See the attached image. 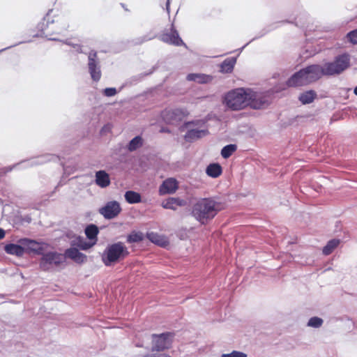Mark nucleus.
Segmentation results:
<instances>
[{
    "mask_svg": "<svg viewBox=\"0 0 357 357\" xmlns=\"http://www.w3.org/2000/svg\"><path fill=\"white\" fill-rule=\"evenodd\" d=\"M18 243L23 245L24 253L41 255L44 252L45 246L47 245L43 242H38L27 238H20Z\"/></svg>",
    "mask_w": 357,
    "mask_h": 357,
    "instance_id": "obj_9",
    "label": "nucleus"
},
{
    "mask_svg": "<svg viewBox=\"0 0 357 357\" xmlns=\"http://www.w3.org/2000/svg\"><path fill=\"white\" fill-rule=\"evenodd\" d=\"M169 1H167V10H169Z\"/></svg>",
    "mask_w": 357,
    "mask_h": 357,
    "instance_id": "obj_40",
    "label": "nucleus"
},
{
    "mask_svg": "<svg viewBox=\"0 0 357 357\" xmlns=\"http://www.w3.org/2000/svg\"><path fill=\"white\" fill-rule=\"evenodd\" d=\"M226 208V204L214 198H201L192 208V215L202 225H206L221 211Z\"/></svg>",
    "mask_w": 357,
    "mask_h": 357,
    "instance_id": "obj_2",
    "label": "nucleus"
},
{
    "mask_svg": "<svg viewBox=\"0 0 357 357\" xmlns=\"http://www.w3.org/2000/svg\"><path fill=\"white\" fill-rule=\"evenodd\" d=\"M236 150L237 146L236 144L227 145L221 150V155L223 158H229Z\"/></svg>",
    "mask_w": 357,
    "mask_h": 357,
    "instance_id": "obj_29",
    "label": "nucleus"
},
{
    "mask_svg": "<svg viewBox=\"0 0 357 357\" xmlns=\"http://www.w3.org/2000/svg\"><path fill=\"white\" fill-rule=\"evenodd\" d=\"M323 320L321 318L314 317L309 320L307 325L311 327L318 328L321 326Z\"/></svg>",
    "mask_w": 357,
    "mask_h": 357,
    "instance_id": "obj_32",
    "label": "nucleus"
},
{
    "mask_svg": "<svg viewBox=\"0 0 357 357\" xmlns=\"http://www.w3.org/2000/svg\"><path fill=\"white\" fill-rule=\"evenodd\" d=\"M130 254L128 248L121 241L109 244L102 254L101 260L106 266H113L123 260Z\"/></svg>",
    "mask_w": 357,
    "mask_h": 357,
    "instance_id": "obj_5",
    "label": "nucleus"
},
{
    "mask_svg": "<svg viewBox=\"0 0 357 357\" xmlns=\"http://www.w3.org/2000/svg\"><path fill=\"white\" fill-rule=\"evenodd\" d=\"M354 93L357 96V86L354 89Z\"/></svg>",
    "mask_w": 357,
    "mask_h": 357,
    "instance_id": "obj_39",
    "label": "nucleus"
},
{
    "mask_svg": "<svg viewBox=\"0 0 357 357\" xmlns=\"http://www.w3.org/2000/svg\"><path fill=\"white\" fill-rule=\"evenodd\" d=\"M340 243V240L333 239L328 242L327 245L323 248V253L325 255H330L333 250L337 247Z\"/></svg>",
    "mask_w": 357,
    "mask_h": 357,
    "instance_id": "obj_30",
    "label": "nucleus"
},
{
    "mask_svg": "<svg viewBox=\"0 0 357 357\" xmlns=\"http://www.w3.org/2000/svg\"><path fill=\"white\" fill-rule=\"evenodd\" d=\"M40 260V268L45 271H49L52 265L59 266L64 261V257L62 254L56 252H49L43 253Z\"/></svg>",
    "mask_w": 357,
    "mask_h": 357,
    "instance_id": "obj_8",
    "label": "nucleus"
},
{
    "mask_svg": "<svg viewBox=\"0 0 357 357\" xmlns=\"http://www.w3.org/2000/svg\"><path fill=\"white\" fill-rule=\"evenodd\" d=\"M189 114L188 111L183 108L165 109L162 112V117L167 123L173 124L181 121Z\"/></svg>",
    "mask_w": 357,
    "mask_h": 357,
    "instance_id": "obj_10",
    "label": "nucleus"
},
{
    "mask_svg": "<svg viewBox=\"0 0 357 357\" xmlns=\"http://www.w3.org/2000/svg\"><path fill=\"white\" fill-rule=\"evenodd\" d=\"M88 68L91 79L98 82L101 78V70L99 65L98 54L96 51H91L88 56Z\"/></svg>",
    "mask_w": 357,
    "mask_h": 357,
    "instance_id": "obj_11",
    "label": "nucleus"
},
{
    "mask_svg": "<svg viewBox=\"0 0 357 357\" xmlns=\"http://www.w3.org/2000/svg\"><path fill=\"white\" fill-rule=\"evenodd\" d=\"M125 199L129 204H137L141 202V195L134 191H127L125 194Z\"/></svg>",
    "mask_w": 357,
    "mask_h": 357,
    "instance_id": "obj_28",
    "label": "nucleus"
},
{
    "mask_svg": "<svg viewBox=\"0 0 357 357\" xmlns=\"http://www.w3.org/2000/svg\"><path fill=\"white\" fill-rule=\"evenodd\" d=\"M236 59L234 57L227 58L220 64V72L230 73L233 71Z\"/></svg>",
    "mask_w": 357,
    "mask_h": 357,
    "instance_id": "obj_24",
    "label": "nucleus"
},
{
    "mask_svg": "<svg viewBox=\"0 0 357 357\" xmlns=\"http://www.w3.org/2000/svg\"><path fill=\"white\" fill-rule=\"evenodd\" d=\"M186 204V201L183 199L169 197L162 201L161 206L166 209L176 210L178 206H184Z\"/></svg>",
    "mask_w": 357,
    "mask_h": 357,
    "instance_id": "obj_16",
    "label": "nucleus"
},
{
    "mask_svg": "<svg viewBox=\"0 0 357 357\" xmlns=\"http://www.w3.org/2000/svg\"><path fill=\"white\" fill-rule=\"evenodd\" d=\"M4 250L6 253L12 255H15L17 257H22L24 255V249L23 245L22 244H14L9 243L5 245Z\"/></svg>",
    "mask_w": 357,
    "mask_h": 357,
    "instance_id": "obj_20",
    "label": "nucleus"
},
{
    "mask_svg": "<svg viewBox=\"0 0 357 357\" xmlns=\"http://www.w3.org/2000/svg\"><path fill=\"white\" fill-rule=\"evenodd\" d=\"M316 97V92L313 90H310L301 93L298 99L303 104L305 105L312 102Z\"/></svg>",
    "mask_w": 357,
    "mask_h": 357,
    "instance_id": "obj_26",
    "label": "nucleus"
},
{
    "mask_svg": "<svg viewBox=\"0 0 357 357\" xmlns=\"http://www.w3.org/2000/svg\"><path fill=\"white\" fill-rule=\"evenodd\" d=\"M84 231L87 238L89 240V242L95 243L96 245L98 241V235L99 233L98 227L96 225L91 224L85 228Z\"/></svg>",
    "mask_w": 357,
    "mask_h": 357,
    "instance_id": "obj_22",
    "label": "nucleus"
},
{
    "mask_svg": "<svg viewBox=\"0 0 357 357\" xmlns=\"http://www.w3.org/2000/svg\"><path fill=\"white\" fill-rule=\"evenodd\" d=\"M96 183L101 188L109 186L110 184L109 174L103 170L97 172L96 173Z\"/></svg>",
    "mask_w": 357,
    "mask_h": 357,
    "instance_id": "obj_21",
    "label": "nucleus"
},
{
    "mask_svg": "<svg viewBox=\"0 0 357 357\" xmlns=\"http://www.w3.org/2000/svg\"><path fill=\"white\" fill-rule=\"evenodd\" d=\"M160 357H172V356H169V354H162Z\"/></svg>",
    "mask_w": 357,
    "mask_h": 357,
    "instance_id": "obj_38",
    "label": "nucleus"
},
{
    "mask_svg": "<svg viewBox=\"0 0 357 357\" xmlns=\"http://www.w3.org/2000/svg\"><path fill=\"white\" fill-rule=\"evenodd\" d=\"M187 80L196 82L199 84H206L213 80V77L209 75L201 73H190L187 75Z\"/></svg>",
    "mask_w": 357,
    "mask_h": 357,
    "instance_id": "obj_17",
    "label": "nucleus"
},
{
    "mask_svg": "<svg viewBox=\"0 0 357 357\" xmlns=\"http://www.w3.org/2000/svg\"><path fill=\"white\" fill-rule=\"evenodd\" d=\"M121 211L120 204L116 202H109L102 207L99 212L107 219H112L116 217Z\"/></svg>",
    "mask_w": 357,
    "mask_h": 357,
    "instance_id": "obj_13",
    "label": "nucleus"
},
{
    "mask_svg": "<svg viewBox=\"0 0 357 357\" xmlns=\"http://www.w3.org/2000/svg\"><path fill=\"white\" fill-rule=\"evenodd\" d=\"M160 39L167 44L173 45L175 46L185 45L183 40L180 38L178 31L172 25L169 31H164L160 36Z\"/></svg>",
    "mask_w": 357,
    "mask_h": 357,
    "instance_id": "obj_12",
    "label": "nucleus"
},
{
    "mask_svg": "<svg viewBox=\"0 0 357 357\" xmlns=\"http://www.w3.org/2000/svg\"><path fill=\"white\" fill-rule=\"evenodd\" d=\"M208 133L207 129H192L189 130L185 135V139L188 142H191L195 139H198L202 138V137L206 135Z\"/></svg>",
    "mask_w": 357,
    "mask_h": 357,
    "instance_id": "obj_18",
    "label": "nucleus"
},
{
    "mask_svg": "<svg viewBox=\"0 0 357 357\" xmlns=\"http://www.w3.org/2000/svg\"><path fill=\"white\" fill-rule=\"evenodd\" d=\"M351 57L349 54H342L336 56L333 61L328 62L322 66L324 75H340L350 66Z\"/></svg>",
    "mask_w": 357,
    "mask_h": 357,
    "instance_id": "obj_6",
    "label": "nucleus"
},
{
    "mask_svg": "<svg viewBox=\"0 0 357 357\" xmlns=\"http://www.w3.org/2000/svg\"><path fill=\"white\" fill-rule=\"evenodd\" d=\"M146 237L152 243L161 247H165L169 244L168 240L165 236L159 235L155 232L147 233Z\"/></svg>",
    "mask_w": 357,
    "mask_h": 357,
    "instance_id": "obj_23",
    "label": "nucleus"
},
{
    "mask_svg": "<svg viewBox=\"0 0 357 357\" xmlns=\"http://www.w3.org/2000/svg\"><path fill=\"white\" fill-rule=\"evenodd\" d=\"M65 257L77 264H82L87 259L86 255L80 252L77 248H70L65 251Z\"/></svg>",
    "mask_w": 357,
    "mask_h": 357,
    "instance_id": "obj_15",
    "label": "nucleus"
},
{
    "mask_svg": "<svg viewBox=\"0 0 357 357\" xmlns=\"http://www.w3.org/2000/svg\"><path fill=\"white\" fill-rule=\"evenodd\" d=\"M324 75L322 66L311 65L300 70L288 80L289 86H300L309 84L319 79Z\"/></svg>",
    "mask_w": 357,
    "mask_h": 357,
    "instance_id": "obj_4",
    "label": "nucleus"
},
{
    "mask_svg": "<svg viewBox=\"0 0 357 357\" xmlns=\"http://www.w3.org/2000/svg\"><path fill=\"white\" fill-rule=\"evenodd\" d=\"M144 238V234L141 231H132L128 235L126 241L128 243H139Z\"/></svg>",
    "mask_w": 357,
    "mask_h": 357,
    "instance_id": "obj_27",
    "label": "nucleus"
},
{
    "mask_svg": "<svg viewBox=\"0 0 357 357\" xmlns=\"http://www.w3.org/2000/svg\"><path fill=\"white\" fill-rule=\"evenodd\" d=\"M142 145V139L139 136L134 137L129 143L128 149L130 151H135Z\"/></svg>",
    "mask_w": 357,
    "mask_h": 357,
    "instance_id": "obj_31",
    "label": "nucleus"
},
{
    "mask_svg": "<svg viewBox=\"0 0 357 357\" xmlns=\"http://www.w3.org/2000/svg\"><path fill=\"white\" fill-rule=\"evenodd\" d=\"M6 233L3 229L0 228V240L3 239L5 237Z\"/></svg>",
    "mask_w": 357,
    "mask_h": 357,
    "instance_id": "obj_36",
    "label": "nucleus"
},
{
    "mask_svg": "<svg viewBox=\"0 0 357 357\" xmlns=\"http://www.w3.org/2000/svg\"><path fill=\"white\" fill-rule=\"evenodd\" d=\"M265 102V98L259 93L243 88L231 90L224 98V103L234 111L243 109L248 106L259 109Z\"/></svg>",
    "mask_w": 357,
    "mask_h": 357,
    "instance_id": "obj_1",
    "label": "nucleus"
},
{
    "mask_svg": "<svg viewBox=\"0 0 357 357\" xmlns=\"http://www.w3.org/2000/svg\"><path fill=\"white\" fill-rule=\"evenodd\" d=\"M222 357H247V355L241 351H234L230 354H222Z\"/></svg>",
    "mask_w": 357,
    "mask_h": 357,
    "instance_id": "obj_34",
    "label": "nucleus"
},
{
    "mask_svg": "<svg viewBox=\"0 0 357 357\" xmlns=\"http://www.w3.org/2000/svg\"><path fill=\"white\" fill-rule=\"evenodd\" d=\"M116 93V89L115 88H106L104 90V95L108 97L114 96Z\"/></svg>",
    "mask_w": 357,
    "mask_h": 357,
    "instance_id": "obj_35",
    "label": "nucleus"
},
{
    "mask_svg": "<svg viewBox=\"0 0 357 357\" xmlns=\"http://www.w3.org/2000/svg\"><path fill=\"white\" fill-rule=\"evenodd\" d=\"M52 13L53 10H50L42 21L38 24L37 29L40 35L55 40L54 36L66 31L69 28V24L64 19L52 15Z\"/></svg>",
    "mask_w": 357,
    "mask_h": 357,
    "instance_id": "obj_3",
    "label": "nucleus"
},
{
    "mask_svg": "<svg viewBox=\"0 0 357 357\" xmlns=\"http://www.w3.org/2000/svg\"><path fill=\"white\" fill-rule=\"evenodd\" d=\"M174 335L172 333L152 335V351H162L169 349L172 344Z\"/></svg>",
    "mask_w": 357,
    "mask_h": 357,
    "instance_id": "obj_7",
    "label": "nucleus"
},
{
    "mask_svg": "<svg viewBox=\"0 0 357 357\" xmlns=\"http://www.w3.org/2000/svg\"><path fill=\"white\" fill-rule=\"evenodd\" d=\"M178 182L176 179L169 178L164 181L159 188V194L164 195L172 194L178 189Z\"/></svg>",
    "mask_w": 357,
    "mask_h": 357,
    "instance_id": "obj_14",
    "label": "nucleus"
},
{
    "mask_svg": "<svg viewBox=\"0 0 357 357\" xmlns=\"http://www.w3.org/2000/svg\"><path fill=\"white\" fill-rule=\"evenodd\" d=\"M206 172L208 176L212 178H217L221 175L222 169L218 163H212L207 167Z\"/></svg>",
    "mask_w": 357,
    "mask_h": 357,
    "instance_id": "obj_25",
    "label": "nucleus"
},
{
    "mask_svg": "<svg viewBox=\"0 0 357 357\" xmlns=\"http://www.w3.org/2000/svg\"><path fill=\"white\" fill-rule=\"evenodd\" d=\"M144 357H155V356H153V355H146V356H145Z\"/></svg>",
    "mask_w": 357,
    "mask_h": 357,
    "instance_id": "obj_41",
    "label": "nucleus"
},
{
    "mask_svg": "<svg viewBox=\"0 0 357 357\" xmlns=\"http://www.w3.org/2000/svg\"><path fill=\"white\" fill-rule=\"evenodd\" d=\"M201 123V121H198L197 122H194V121H191V122H188L185 123V126H188L190 124H193V125H199V123Z\"/></svg>",
    "mask_w": 357,
    "mask_h": 357,
    "instance_id": "obj_37",
    "label": "nucleus"
},
{
    "mask_svg": "<svg viewBox=\"0 0 357 357\" xmlns=\"http://www.w3.org/2000/svg\"><path fill=\"white\" fill-rule=\"evenodd\" d=\"M347 37L351 43L357 44V29L349 32Z\"/></svg>",
    "mask_w": 357,
    "mask_h": 357,
    "instance_id": "obj_33",
    "label": "nucleus"
},
{
    "mask_svg": "<svg viewBox=\"0 0 357 357\" xmlns=\"http://www.w3.org/2000/svg\"><path fill=\"white\" fill-rule=\"evenodd\" d=\"M70 245L72 248H78L82 250H87L95 245V243L87 242L83 237L77 236L71 241Z\"/></svg>",
    "mask_w": 357,
    "mask_h": 357,
    "instance_id": "obj_19",
    "label": "nucleus"
}]
</instances>
